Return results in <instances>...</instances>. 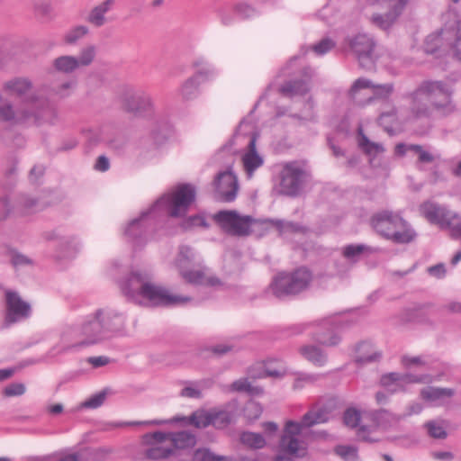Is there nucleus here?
<instances>
[{"instance_id":"obj_50","label":"nucleus","mask_w":461,"mask_h":461,"mask_svg":"<svg viewBox=\"0 0 461 461\" xmlns=\"http://www.w3.org/2000/svg\"><path fill=\"white\" fill-rule=\"evenodd\" d=\"M194 258L193 250L188 246H182L179 249L178 258L176 259V264L179 270L184 269L185 266L190 263Z\"/></svg>"},{"instance_id":"obj_55","label":"nucleus","mask_w":461,"mask_h":461,"mask_svg":"<svg viewBox=\"0 0 461 461\" xmlns=\"http://www.w3.org/2000/svg\"><path fill=\"white\" fill-rule=\"evenodd\" d=\"M26 386L23 383H12L3 389V394L5 397H15L24 394Z\"/></svg>"},{"instance_id":"obj_23","label":"nucleus","mask_w":461,"mask_h":461,"mask_svg":"<svg viewBox=\"0 0 461 461\" xmlns=\"http://www.w3.org/2000/svg\"><path fill=\"white\" fill-rule=\"evenodd\" d=\"M180 276L185 282L192 285H207L211 287H221L222 282L214 276L208 275L203 270H179Z\"/></svg>"},{"instance_id":"obj_62","label":"nucleus","mask_w":461,"mask_h":461,"mask_svg":"<svg viewBox=\"0 0 461 461\" xmlns=\"http://www.w3.org/2000/svg\"><path fill=\"white\" fill-rule=\"evenodd\" d=\"M20 205L24 213L34 211L38 206V200L31 196H23L20 201Z\"/></svg>"},{"instance_id":"obj_31","label":"nucleus","mask_w":461,"mask_h":461,"mask_svg":"<svg viewBox=\"0 0 461 461\" xmlns=\"http://www.w3.org/2000/svg\"><path fill=\"white\" fill-rule=\"evenodd\" d=\"M372 249L364 244H349L342 248L341 254L345 259L356 263L364 254L370 253Z\"/></svg>"},{"instance_id":"obj_12","label":"nucleus","mask_w":461,"mask_h":461,"mask_svg":"<svg viewBox=\"0 0 461 461\" xmlns=\"http://www.w3.org/2000/svg\"><path fill=\"white\" fill-rule=\"evenodd\" d=\"M346 42L357 58L359 66L365 69H372L375 62V40L366 33H357L348 37Z\"/></svg>"},{"instance_id":"obj_2","label":"nucleus","mask_w":461,"mask_h":461,"mask_svg":"<svg viewBox=\"0 0 461 461\" xmlns=\"http://www.w3.org/2000/svg\"><path fill=\"white\" fill-rule=\"evenodd\" d=\"M123 294L138 304L178 305L192 300L189 296L176 295L157 285L152 274L145 269L133 270L121 284Z\"/></svg>"},{"instance_id":"obj_20","label":"nucleus","mask_w":461,"mask_h":461,"mask_svg":"<svg viewBox=\"0 0 461 461\" xmlns=\"http://www.w3.org/2000/svg\"><path fill=\"white\" fill-rule=\"evenodd\" d=\"M420 382L421 378L417 375L394 372L385 374L380 379L381 385L391 393L404 391L408 384Z\"/></svg>"},{"instance_id":"obj_32","label":"nucleus","mask_w":461,"mask_h":461,"mask_svg":"<svg viewBox=\"0 0 461 461\" xmlns=\"http://www.w3.org/2000/svg\"><path fill=\"white\" fill-rule=\"evenodd\" d=\"M309 91V85L305 80L289 81L280 88V93L285 96L303 95Z\"/></svg>"},{"instance_id":"obj_43","label":"nucleus","mask_w":461,"mask_h":461,"mask_svg":"<svg viewBox=\"0 0 461 461\" xmlns=\"http://www.w3.org/2000/svg\"><path fill=\"white\" fill-rule=\"evenodd\" d=\"M211 419V411L198 410L189 417V422L196 428H206L212 425Z\"/></svg>"},{"instance_id":"obj_44","label":"nucleus","mask_w":461,"mask_h":461,"mask_svg":"<svg viewBox=\"0 0 461 461\" xmlns=\"http://www.w3.org/2000/svg\"><path fill=\"white\" fill-rule=\"evenodd\" d=\"M88 28L85 25L76 26L66 32L64 41L67 44H75L79 40L84 38L88 33Z\"/></svg>"},{"instance_id":"obj_27","label":"nucleus","mask_w":461,"mask_h":461,"mask_svg":"<svg viewBox=\"0 0 461 461\" xmlns=\"http://www.w3.org/2000/svg\"><path fill=\"white\" fill-rule=\"evenodd\" d=\"M299 351L306 360L316 366H323L328 361L327 354L316 346H303Z\"/></svg>"},{"instance_id":"obj_37","label":"nucleus","mask_w":461,"mask_h":461,"mask_svg":"<svg viewBox=\"0 0 461 461\" xmlns=\"http://www.w3.org/2000/svg\"><path fill=\"white\" fill-rule=\"evenodd\" d=\"M201 81L196 77L187 78L181 86L179 93L184 100H192L198 95V87Z\"/></svg>"},{"instance_id":"obj_26","label":"nucleus","mask_w":461,"mask_h":461,"mask_svg":"<svg viewBox=\"0 0 461 461\" xmlns=\"http://www.w3.org/2000/svg\"><path fill=\"white\" fill-rule=\"evenodd\" d=\"M402 416L388 411L387 410H380L374 413L373 420L375 427L383 431H388L395 429L402 420Z\"/></svg>"},{"instance_id":"obj_59","label":"nucleus","mask_w":461,"mask_h":461,"mask_svg":"<svg viewBox=\"0 0 461 461\" xmlns=\"http://www.w3.org/2000/svg\"><path fill=\"white\" fill-rule=\"evenodd\" d=\"M76 86H77L76 80L66 81L57 87L56 94L61 98L68 97L73 93Z\"/></svg>"},{"instance_id":"obj_21","label":"nucleus","mask_w":461,"mask_h":461,"mask_svg":"<svg viewBox=\"0 0 461 461\" xmlns=\"http://www.w3.org/2000/svg\"><path fill=\"white\" fill-rule=\"evenodd\" d=\"M168 436V440L170 442V447H173L175 450L174 459L176 461H181L185 456H189V455H179V450H185L192 448L196 444V437L194 434L189 431H177V432H167Z\"/></svg>"},{"instance_id":"obj_30","label":"nucleus","mask_w":461,"mask_h":461,"mask_svg":"<svg viewBox=\"0 0 461 461\" xmlns=\"http://www.w3.org/2000/svg\"><path fill=\"white\" fill-rule=\"evenodd\" d=\"M287 373L285 364L280 360L268 361L266 363L263 371L258 375H253L254 378H283Z\"/></svg>"},{"instance_id":"obj_64","label":"nucleus","mask_w":461,"mask_h":461,"mask_svg":"<svg viewBox=\"0 0 461 461\" xmlns=\"http://www.w3.org/2000/svg\"><path fill=\"white\" fill-rule=\"evenodd\" d=\"M450 232L451 236L455 239H461V221L460 216L458 215V220H453V223L450 226H447V228Z\"/></svg>"},{"instance_id":"obj_22","label":"nucleus","mask_w":461,"mask_h":461,"mask_svg":"<svg viewBox=\"0 0 461 461\" xmlns=\"http://www.w3.org/2000/svg\"><path fill=\"white\" fill-rule=\"evenodd\" d=\"M453 388L427 386L420 391V397L434 406L445 405L454 395Z\"/></svg>"},{"instance_id":"obj_60","label":"nucleus","mask_w":461,"mask_h":461,"mask_svg":"<svg viewBox=\"0 0 461 461\" xmlns=\"http://www.w3.org/2000/svg\"><path fill=\"white\" fill-rule=\"evenodd\" d=\"M344 423L351 428H355L357 426L360 420V414L357 411L353 409H348L344 413Z\"/></svg>"},{"instance_id":"obj_18","label":"nucleus","mask_w":461,"mask_h":461,"mask_svg":"<svg viewBox=\"0 0 461 461\" xmlns=\"http://www.w3.org/2000/svg\"><path fill=\"white\" fill-rule=\"evenodd\" d=\"M258 138V132H251L248 137V143L241 156L243 169L248 176L251 178L257 169L264 165V157L258 152L256 143Z\"/></svg>"},{"instance_id":"obj_9","label":"nucleus","mask_w":461,"mask_h":461,"mask_svg":"<svg viewBox=\"0 0 461 461\" xmlns=\"http://www.w3.org/2000/svg\"><path fill=\"white\" fill-rule=\"evenodd\" d=\"M309 174L296 161L285 163L279 172L278 192L281 194L295 197L303 190Z\"/></svg>"},{"instance_id":"obj_17","label":"nucleus","mask_w":461,"mask_h":461,"mask_svg":"<svg viewBox=\"0 0 461 461\" xmlns=\"http://www.w3.org/2000/svg\"><path fill=\"white\" fill-rule=\"evenodd\" d=\"M371 225L380 235L390 240L396 229L404 225V220L399 214L384 211L373 215Z\"/></svg>"},{"instance_id":"obj_40","label":"nucleus","mask_w":461,"mask_h":461,"mask_svg":"<svg viewBox=\"0 0 461 461\" xmlns=\"http://www.w3.org/2000/svg\"><path fill=\"white\" fill-rule=\"evenodd\" d=\"M240 441L251 448H262L266 445V439L259 433L246 431L240 436Z\"/></svg>"},{"instance_id":"obj_53","label":"nucleus","mask_w":461,"mask_h":461,"mask_svg":"<svg viewBox=\"0 0 461 461\" xmlns=\"http://www.w3.org/2000/svg\"><path fill=\"white\" fill-rule=\"evenodd\" d=\"M216 455L212 453L208 449H197L192 456V458L190 456H185L184 459H181V461H215Z\"/></svg>"},{"instance_id":"obj_41","label":"nucleus","mask_w":461,"mask_h":461,"mask_svg":"<svg viewBox=\"0 0 461 461\" xmlns=\"http://www.w3.org/2000/svg\"><path fill=\"white\" fill-rule=\"evenodd\" d=\"M446 34L447 32L442 30L439 33L429 35L425 40V52L429 54H434L436 50L441 46L442 40H448V38L446 37Z\"/></svg>"},{"instance_id":"obj_63","label":"nucleus","mask_w":461,"mask_h":461,"mask_svg":"<svg viewBox=\"0 0 461 461\" xmlns=\"http://www.w3.org/2000/svg\"><path fill=\"white\" fill-rule=\"evenodd\" d=\"M195 226H202V227L206 228L208 226V224H207L205 219L202 215H199V214L189 217L183 223V227L185 229H188V228L195 227Z\"/></svg>"},{"instance_id":"obj_36","label":"nucleus","mask_w":461,"mask_h":461,"mask_svg":"<svg viewBox=\"0 0 461 461\" xmlns=\"http://www.w3.org/2000/svg\"><path fill=\"white\" fill-rule=\"evenodd\" d=\"M447 421L445 420H429L425 423V428L431 438L444 439L447 437L446 431Z\"/></svg>"},{"instance_id":"obj_1","label":"nucleus","mask_w":461,"mask_h":461,"mask_svg":"<svg viewBox=\"0 0 461 461\" xmlns=\"http://www.w3.org/2000/svg\"><path fill=\"white\" fill-rule=\"evenodd\" d=\"M196 191L191 184L177 185L170 194H164L147 211H143L139 218L132 220L125 228L124 235L136 246L147 241V224L157 215L165 214L170 217L185 215L194 202Z\"/></svg>"},{"instance_id":"obj_39","label":"nucleus","mask_w":461,"mask_h":461,"mask_svg":"<svg viewBox=\"0 0 461 461\" xmlns=\"http://www.w3.org/2000/svg\"><path fill=\"white\" fill-rule=\"evenodd\" d=\"M211 418L213 427L222 429L230 423L232 413L226 410H212Z\"/></svg>"},{"instance_id":"obj_45","label":"nucleus","mask_w":461,"mask_h":461,"mask_svg":"<svg viewBox=\"0 0 461 461\" xmlns=\"http://www.w3.org/2000/svg\"><path fill=\"white\" fill-rule=\"evenodd\" d=\"M319 379H320L319 375L297 373L294 382V384H293V388L294 390L303 389L306 385L313 384Z\"/></svg>"},{"instance_id":"obj_4","label":"nucleus","mask_w":461,"mask_h":461,"mask_svg":"<svg viewBox=\"0 0 461 461\" xmlns=\"http://www.w3.org/2000/svg\"><path fill=\"white\" fill-rule=\"evenodd\" d=\"M125 325L122 313L112 308H100L88 314L76 330L78 341L64 347L60 352L74 350L91 346L111 337L112 333L120 331Z\"/></svg>"},{"instance_id":"obj_11","label":"nucleus","mask_w":461,"mask_h":461,"mask_svg":"<svg viewBox=\"0 0 461 461\" xmlns=\"http://www.w3.org/2000/svg\"><path fill=\"white\" fill-rule=\"evenodd\" d=\"M221 229L231 236L244 237L251 233L256 220L249 215H241L237 211H220L213 215Z\"/></svg>"},{"instance_id":"obj_14","label":"nucleus","mask_w":461,"mask_h":461,"mask_svg":"<svg viewBox=\"0 0 461 461\" xmlns=\"http://www.w3.org/2000/svg\"><path fill=\"white\" fill-rule=\"evenodd\" d=\"M5 322L7 325L24 321L31 316L32 309L30 303L23 301L16 292H5Z\"/></svg>"},{"instance_id":"obj_46","label":"nucleus","mask_w":461,"mask_h":461,"mask_svg":"<svg viewBox=\"0 0 461 461\" xmlns=\"http://www.w3.org/2000/svg\"><path fill=\"white\" fill-rule=\"evenodd\" d=\"M411 151L414 152L417 157V166L420 168V164H429L435 160V157L428 150H426L422 146L417 144L410 145Z\"/></svg>"},{"instance_id":"obj_54","label":"nucleus","mask_w":461,"mask_h":461,"mask_svg":"<svg viewBox=\"0 0 461 461\" xmlns=\"http://www.w3.org/2000/svg\"><path fill=\"white\" fill-rule=\"evenodd\" d=\"M336 453L346 461H357V450L351 446H339L336 447Z\"/></svg>"},{"instance_id":"obj_61","label":"nucleus","mask_w":461,"mask_h":461,"mask_svg":"<svg viewBox=\"0 0 461 461\" xmlns=\"http://www.w3.org/2000/svg\"><path fill=\"white\" fill-rule=\"evenodd\" d=\"M235 12L242 18H249L256 14V10L246 3H239L235 5Z\"/></svg>"},{"instance_id":"obj_34","label":"nucleus","mask_w":461,"mask_h":461,"mask_svg":"<svg viewBox=\"0 0 461 461\" xmlns=\"http://www.w3.org/2000/svg\"><path fill=\"white\" fill-rule=\"evenodd\" d=\"M53 67L56 71L70 74L77 70L78 68L77 61L75 56L64 55L53 60Z\"/></svg>"},{"instance_id":"obj_47","label":"nucleus","mask_w":461,"mask_h":461,"mask_svg":"<svg viewBox=\"0 0 461 461\" xmlns=\"http://www.w3.org/2000/svg\"><path fill=\"white\" fill-rule=\"evenodd\" d=\"M194 66L198 68L197 72L194 77H196V80H199L200 78L202 80H209L215 77L216 71L215 69L203 62V60H198L194 63Z\"/></svg>"},{"instance_id":"obj_3","label":"nucleus","mask_w":461,"mask_h":461,"mask_svg":"<svg viewBox=\"0 0 461 461\" xmlns=\"http://www.w3.org/2000/svg\"><path fill=\"white\" fill-rule=\"evenodd\" d=\"M453 87L441 80H424L411 95V113L415 118L429 117L432 111L447 116L456 111Z\"/></svg>"},{"instance_id":"obj_19","label":"nucleus","mask_w":461,"mask_h":461,"mask_svg":"<svg viewBox=\"0 0 461 461\" xmlns=\"http://www.w3.org/2000/svg\"><path fill=\"white\" fill-rule=\"evenodd\" d=\"M215 191L220 198L225 202H231L236 198L238 181L234 174L230 171L219 173L214 180Z\"/></svg>"},{"instance_id":"obj_24","label":"nucleus","mask_w":461,"mask_h":461,"mask_svg":"<svg viewBox=\"0 0 461 461\" xmlns=\"http://www.w3.org/2000/svg\"><path fill=\"white\" fill-rule=\"evenodd\" d=\"M115 4V0H104L91 9L86 21L95 27H102L107 23L105 14L110 12Z\"/></svg>"},{"instance_id":"obj_8","label":"nucleus","mask_w":461,"mask_h":461,"mask_svg":"<svg viewBox=\"0 0 461 461\" xmlns=\"http://www.w3.org/2000/svg\"><path fill=\"white\" fill-rule=\"evenodd\" d=\"M393 90L392 84L375 85L371 80L360 77L354 81L348 96L357 105L365 106L376 98H387Z\"/></svg>"},{"instance_id":"obj_51","label":"nucleus","mask_w":461,"mask_h":461,"mask_svg":"<svg viewBox=\"0 0 461 461\" xmlns=\"http://www.w3.org/2000/svg\"><path fill=\"white\" fill-rule=\"evenodd\" d=\"M262 413L261 405L254 401H249L244 407V415L249 420L258 419Z\"/></svg>"},{"instance_id":"obj_56","label":"nucleus","mask_w":461,"mask_h":461,"mask_svg":"<svg viewBox=\"0 0 461 461\" xmlns=\"http://www.w3.org/2000/svg\"><path fill=\"white\" fill-rule=\"evenodd\" d=\"M335 47V42L329 38L322 39L320 42L312 45L311 49L317 55H324Z\"/></svg>"},{"instance_id":"obj_48","label":"nucleus","mask_w":461,"mask_h":461,"mask_svg":"<svg viewBox=\"0 0 461 461\" xmlns=\"http://www.w3.org/2000/svg\"><path fill=\"white\" fill-rule=\"evenodd\" d=\"M273 226H275L280 232L281 235L285 233L299 232L302 230V227L292 221H285L282 220H268Z\"/></svg>"},{"instance_id":"obj_42","label":"nucleus","mask_w":461,"mask_h":461,"mask_svg":"<svg viewBox=\"0 0 461 461\" xmlns=\"http://www.w3.org/2000/svg\"><path fill=\"white\" fill-rule=\"evenodd\" d=\"M87 142L91 147H95L101 143L110 144L111 140L108 137L107 130L104 128L91 130L86 135Z\"/></svg>"},{"instance_id":"obj_58","label":"nucleus","mask_w":461,"mask_h":461,"mask_svg":"<svg viewBox=\"0 0 461 461\" xmlns=\"http://www.w3.org/2000/svg\"><path fill=\"white\" fill-rule=\"evenodd\" d=\"M105 397H106L105 392H104V391L100 392V393L89 397L86 401H85L82 403V406L85 408H90V409L98 408L104 403Z\"/></svg>"},{"instance_id":"obj_29","label":"nucleus","mask_w":461,"mask_h":461,"mask_svg":"<svg viewBox=\"0 0 461 461\" xmlns=\"http://www.w3.org/2000/svg\"><path fill=\"white\" fill-rule=\"evenodd\" d=\"M32 82L23 77H17L6 81L4 89L12 95L23 96L32 89Z\"/></svg>"},{"instance_id":"obj_49","label":"nucleus","mask_w":461,"mask_h":461,"mask_svg":"<svg viewBox=\"0 0 461 461\" xmlns=\"http://www.w3.org/2000/svg\"><path fill=\"white\" fill-rule=\"evenodd\" d=\"M448 45L453 57L461 61V20L457 23L456 36Z\"/></svg>"},{"instance_id":"obj_25","label":"nucleus","mask_w":461,"mask_h":461,"mask_svg":"<svg viewBox=\"0 0 461 461\" xmlns=\"http://www.w3.org/2000/svg\"><path fill=\"white\" fill-rule=\"evenodd\" d=\"M382 353L375 349L374 345L367 341H363L356 347L355 360L358 364H367L378 361Z\"/></svg>"},{"instance_id":"obj_13","label":"nucleus","mask_w":461,"mask_h":461,"mask_svg":"<svg viewBox=\"0 0 461 461\" xmlns=\"http://www.w3.org/2000/svg\"><path fill=\"white\" fill-rule=\"evenodd\" d=\"M420 212L430 223L437 224L442 229L450 226L453 220H458V213L433 201H426L421 203Z\"/></svg>"},{"instance_id":"obj_5","label":"nucleus","mask_w":461,"mask_h":461,"mask_svg":"<svg viewBox=\"0 0 461 461\" xmlns=\"http://www.w3.org/2000/svg\"><path fill=\"white\" fill-rule=\"evenodd\" d=\"M330 418V413L326 408H317L306 412L301 421H286L279 443L280 450L295 456H303L307 448L303 439L304 429L325 423Z\"/></svg>"},{"instance_id":"obj_38","label":"nucleus","mask_w":461,"mask_h":461,"mask_svg":"<svg viewBox=\"0 0 461 461\" xmlns=\"http://www.w3.org/2000/svg\"><path fill=\"white\" fill-rule=\"evenodd\" d=\"M96 52L97 48L93 44L86 45L81 49L78 56L76 57L78 68L90 66L95 59Z\"/></svg>"},{"instance_id":"obj_16","label":"nucleus","mask_w":461,"mask_h":461,"mask_svg":"<svg viewBox=\"0 0 461 461\" xmlns=\"http://www.w3.org/2000/svg\"><path fill=\"white\" fill-rule=\"evenodd\" d=\"M123 105L128 112L142 115L153 110L154 102L149 93L140 88L125 93Z\"/></svg>"},{"instance_id":"obj_28","label":"nucleus","mask_w":461,"mask_h":461,"mask_svg":"<svg viewBox=\"0 0 461 461\" xmlns=\"http://www.w3.org/2000/svg\"><path fill=\"white\" fill-rule=\"evenodd\" d=\"M357 143L359 148L370 157V163H373V158L383 153L384 148L382 144L371 141L363 132L361 127L358 128Z\"/></svg>"},{"instance_id":"obj_52","label":"nucleus","mask_w":461,"mask_h":461,"mask_svg":"<svg viewBox=\"0 0 461 461\" xmlns=\"http://www.w3.org/2000/svg\"><path fill=\"white\" fill-rule=\"evenodd\" d=\"M180 396L192 399H201L203 397L200 387L192 382H187L186 385L181 390Z\"/></svg>"},{"instance_id":"obj_7","label":"nucleus","mask_w":461,"mask_h":461,"mask_svg":"<svg viewBox=\"0 0 461 461\" xmlns=\"http://www.w3.org/2000/svg\"><path fill=\"white\" fill-rule=\"evenodd\" d=\"M29 102L36 109L40 105L46 104V108L42 111L26 112L20 113L14 109L13 104L8 100L0 95V122H18L35 117L49 123H53L56 120L57 113L53 107L50 106L46 101H40L35 96H30Z\"/></svg>"},{"instance_id":"obj_57","label":"nucleus","mask_w":461,"mask_h":461,"mask_svg":"<svg viewBox=\"0 0 461 461\" xmlns=\"http://www.w3.org/2000/svg\"><path fill=\"white\" fill-rule=\"evenodd\" d=\"M317 340L323 346L335 347L340 342L341 338L337 332L332 331L330 335L324 333L319 334Z\"/></svg>"},{"instance_id":"obj_15","label":"nucleus","mask_w":461,"mask_h":461,"mask_svg":"<svg viewBox=\"0 0 461 461\" xmlns=\"http://www.w3.org/2000/svg\"><path fill=\"white\" fill-rule=\"evenodd\" d=\"M378 4L388 9L385 14H374L370 21L382 30H388L402 14L409 0H377Z\"/></svg>"},{"instance_id":"obj_6","label":"nucleus","mask_w":461,"mask_h":461,"mask_svg":"<svg viewBox=\"0 0 461 461\" xmlns=\"http://www.w3.org/2000/svg\"><path fill=\"white\" fill-rule=\"evenodd\" d=\"M312 280V273L301 267L292 273L276 275L269 285V291L277 298L297 294L307 289Z\"/></svg>"},{"instance_id":"obj_35","label":"nucleus","mask_w":461,"mask_h":461,"mask_svg":"<svg viewBox=\"0 0 461 461\" xmlns=\"http://www.w3.org/2000/svg\"><path fill=\"white\" fill-rule=\"evenodd\" d=\"M416 238V232L413 229L404 221V225L401 228H397L390 239L395 243H409Z\"/></svg>"},{"instance_id":"obj_33","label":"nucleus","mask_w":461,"mask_h":461,"mask_svg":"<svg viewBox=\"0 0 461 461\" xmlns=\"http://www.w3.org/2000/svg\"><path fill=\"white\" fill-rule=\"evenodd\" d=\"M230 390L231 392L247 393L249 395L253 396H258L263 394V388L252 385V384L249 381L247 377H242L234 381L230 385Z\"/></svg>"},{"instance_id":"obj_10","label":"nucleus","mask_w":461,"mask_h":461,"mask_svg":"<svg viewBox=\"0 0 461 461\" xmlns=\"http://www.w3.org/2000/svg\"><path fill=\"white\" fill-rule=\"evenodd\" d=\"M140 452L144 459L163 461L174 458L175 450L170 447L167 432L156 431L141 437Z\"/></svg>"}]
</instances>
